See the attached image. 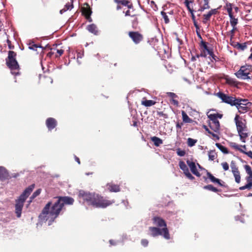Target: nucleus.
I'll return each instance as SVG.
<instances>
[{"mask_svg":"<svg viewBox=\"0 0 252 252\" xmlns=\"http://www.w3.org/2000/svg\"><path fill=\"white\" fill-rule=\"evenodd\" d=\"M8 171L3 166H0V181H3L10 178Z\"/></svg>","mask_w":252,"mask_h":252,"instance_id":"6ab92c4d","label":"nucleus"},{"mask_svg":"<svg viewBox=\"0 0 252 252\" xmlns=\"http://www.w3.org/2000/svg\"><path fill=\"white\" fill-rule=\"evenodd\" d=\"M212 16L210 11L206 14L203 15V23L206 24L207 21L210 20L211 17Z\"/></svg>","mask_w":252,"mask_h":252,"instance_id":"e433bc0d","label":"nucleus"},{"mask_svg":"<svg viewBox=\"0 0 252 252\" xmlns=\"http://www.w3.org/2000/svg\"><path fill=\"white\" fill-rule=\"evenodd\" d=\"M153 223L159 227L167 228L165 221L160 217H154L153 219Z\"/></svg>","mask_w":252,"mask_h":252,"instance_id":"2eb2a0df","label":"nucleus"},{"mask_svg":"<svg viewBox=\"0 0 252 252\" xmlns=\"http://www.w3.org/2000/svg\"><path fill=\"white\" fill-rule=\"evenodd\" d=\"M55 54V53H54V50H51V51L48 53L47 56L49 57H51Z\"/></svg>","mask_w":252,"mask_h":252,"instance_id":"0e129e2a","label":"nucleus"},{"mask_svg":"<svg viewBox=\"0 0 252 252\" xmlns=\"http://www.w3.org/2000/svg\"><path fill=\"white\" fill-rule=\"evenodd\" d=\"M229 145L230 147L240 151L241 152H244V151L239 148V146L235 142H229Z\"/></svg>","mask_w":252,"mask_h":252,"instance_id":"c9c22d12","label":"nucleus"},{"mask_svg":"<svg viewBox=\"0 0 252 252\" xmlns=\"http://www.w3.org/2000/svg\"><path fill=\"white\" fill-rule=\"evenodd\" d=\"M117 3V9L119 10L122 8L121 5L126 6L129 9L133 7L132 4L127 0H114Z\"/></svg>","mask_w":252,"mask_h":252,"instance_id":"dca6fc26","label":"nucleus"},{"mask_svg":"<svg viewBox=\"0 0 252 252\" xmlns=\"http://www.w3.org/2000/svg\"><path fill=\"white\" fill-rule=\"evenodd\" d=\"M207 175L208 178L212 182L214 183H217V182H219V179L214 177L210 172H207Z\"/></svg>","mask_w":252,"mask_h":252,"instance_id":"72a5a7b5","label":"nucleus"},{"mask_svg":"<svg viewBox=\"0 0 252 252\" xmlns=\"http://www.w3.org/2000/svg\"><path fill=\"white\" fill-rule=\"evenodd\" d=\"M201 45L203 48V50L207 49V48H208V46L207 45V43L202 40L201 42Z\"/></svg>","mask_w":252,"mask_h":252,"instance_id":"bf43d9fd","label":"nucleus"},{"mask_svg":"<svg viewBox=\"0 0 252 252\" xmlns=\"http://www.w3.org/2000/svg\"><path fill=\"white\" fill-rule=\"evenodd\" d=\"M247 48V43L244 42L243 43H240L238 44L236 49L239 51H244Z\"/></svg>","mask_w":252,"mask_h":252,"instance_id":"f704fd0d","label":"nucleus"},{"mask_svg":"<svg viewBox=\"0 0 252 252\" xmlns=\"http://www.w3.org/2000/svg\"><path fill=\"white\" fill-rule=\"evenodd\" d=\"M179 165L188 178L191 180L194 179V177L189 172L188 166L183 161H180L179 162Z\"/></svg>","mask_w":252,"mask_h":252,"instance_id":"ddd939ff","label":"nucleus"},{"mask_svg":"<svg viewBox=\"0 0 252 252\" xmlns=\"http://www.w3.org/2000/svg\"><path fill=\"white\" fill-rule=\"evenodd\" d=\"M238 44H239V42L233 41V40H232V39H230V44L231 46H232L234 48L236 49V47H237Z\"/></svg>","mask_w":252,"mask_h":252,"instance_id":"603ef678","label":"nucleus"},{"mask_svg":"<svg viewBox=\"0 0 252 252\" xmlns=\"http://www.w3.org/2000/svg\"><path fill=\"white\" fill-rule=\"evenodd\" d=\"M172 101L173 103L175 105H176V106H178V104H179V102H178V100H175V99H173L172 100Z\"/></svg>","mask_w":252,"mask_h":252,"instance_id":"338daca9","label":"nucleus"},{"mask_svg":"<svg viewBox=\"0 0 252 252\" xmlns=\"http://www.w3.org/2000/svg\"><path fill=\"white\" fill-rule=\"evenodd\" d=\"M209 119L208 125L210 128L215 132L219 133L220 129V124L218 119H221L223 115L219 113H210L208 114Z\"/></svg>","mask_w":252,"mask_h":252,"instance_id":"0eeeda50","label":"nucleus"},{"mask_svg":"<svg viewBox=\"0 0 252 252\" xmlns=\"http://www.w3.org/2000/svg\"><path fill=\"white\" fill-rule=\"evenodd\" d=\"M234 120L240 139L243 142H245V139L248 136V133L246 132L247 130L246 120L236 114Z\"/></svg>","mask_w":252,"mask_h":252,"instance_id":"39448f33","label":"nucleus"},{"mask_svg":"<svg viewBox=\"0 0 252 252\" xmlns=\"http://www.w3.org/2000/svg\"><path fill=\"white\" fill-rule=\"evenodd\" d=\"M156 103V102L152 100H143L141 101V104L146 106V107H150L155 105Z\"/></svg>","mask_w":252,"mask_h":252,"instance_id":"c85d7f7f","label":"nucleus"},{"mask_svg":"<svg viewBox=\"0 0 252 252\" xmlns=\"http://www.w3.org/2000/svg\"><path fill=\"white\" fill-rule=\"evenodd\" d=\"M244 167L247 173L249 175V176H252V170L250 166L249 165H245Z\"/></svg>","mask_w":252,"mask_h":252,"instance_id":"a19ab883","label":"nucleus"},{"mask_svg":"<svg viewBox=\"0 0 252 252\" xmlns=\"http://www.w3.org/2000/svg\"><path fill=\"white\" fill-rule=\"evenodd\" d=\"M87 30L91 32L94 33L95 35H97L98 33V31L97 30V28L94 24H91L87 27Z\"/></svg>","mask_w":252,"mask_h":252,"instance_id":"a878e982","label":"nucleus"},{"mask_svg":"<svg viewBox=\"0 0 252 252\" xmlns=\"http://www.w3.org/2000/svg\"><path fill=\"white\" fill-rule=\"evenodd\" d=\"M197 141V140L196 139H193L191 138H189L188 139L187 144H188V146L192 147L194 145H195V144H196Z\"/></svg>","mask_w":252,"mask_h":252,"instance_id":"58836bf2","label":"nucleus"},{"mask_svg":"<svg viewBox=\"0 0 252 252\" xmlns=\"http://www.w3.org/2000/svg\"><path fill=\"white\" fill-rule=\"evenodd\" d=\"M141 245L144 247H147L148 245L149 241L146 239H143L141 241Z\"/></svg>","mask_w":252,"mask_h":252,"instance_id":"3c124183","label":"nucleus"},{"mask_svg":"<svg viewBox=\"0 0 252 252\" xmlns=\"http://www.w3.org/2000/svg\"><path fill=\"white\" fill-rule=\"evenodd\" d=\"M6 42L7 43L8 48L10 50H13L14 49V46L12 44L11 41L9 39L6 40Z\"/></svg>","mask_w":252,"mask_h":252,"instance_id":"de8ad7c7","label":"nucleus"},{"mask_svg":"<svg viewBox=\"0 0 252 252\" xmlns=\"http://www.w3.org/2000/svg\"><path fill=\"white\" fill-rule=\"evenodd\" d=\"M230 167L231 168V171L238 169V168L235 162L233 160L231 161V162Z\"/></svg>","mask_w":252,"mask_h":252,"instance_id":"a18cd8bd","label":"nucleus"},{"mask_svg":"<svg viewBox=\"0 0 252 252\" xmlns=\"http://www.w3.org/2000/svg\"><path fill=\"white\" fill-rule=\"evenodd\" d=\"M221 164L224 170L227 171L229 169V165L226 162H222Z\"/></svg>","mask_w":252,"mask_h":252,"instance_id":"8fccbe9b","label":"nucleus"},{"mask_svg":"<svg viewBox=\"0 0 252 252\" xmlns=\"http://www.w3.org/2000/svg\"><path fill=\"white\" fill-rule=\"evenodd\" d=\"M78 196L86 201L88 205L95 208H105L115 203L114 200H108L98 194L90 193L84 190H80Z\"/></svg>","mask_w":252,"mask_h":252,"instance_id":"f03ea898","label":"nucleus"},{"mask_svg":"<svg viewBox=\"0 0 252 252\" xmlns=\"http://www.w3.org/2000/svg\"><path fill=\"white\" fill-rule=\"evenodd\" d=\"M40 192H41V189H37L35 191H34L33 193V194H32V195L31 196L30 198L31 199H32L35 198L36 196H37L38 195H39L40 194Z\"/></svg>","mask_w":252,"mask_h":252,"instance_id":"37998d69","label":"nucleus"},{"mask_svg":"<svg viewBox=\"0 0 252 252\" xmlns=\"http://www.w3.org/2000/svg\"><path fill=\"white\" fill-rule=\"evenodd\" d=\"M57 124V121L55 118L50 117L47 118L46 120V126L49 131H51L55 128Z\"/></svg>","mask_w":252,"mask_h":252,"instance_id":"4468645a","label":"nucleus"},{"mask_svg":"<svg viewBox=\"0 0 252 252\" xmlns=\"http://www.w3.org/2000/svg\"><path fill=\"white\" fill-rule=\"evenodd\" d=\"M217 183L220 187H225L226 186L224 185L225 183L224 182H222L221 183L220 179H219V182H217Z\"/></svg>","mask_w":252,"mask_h":252,"instance_id":"680f3d73","label":"nucleus"},{"mask_svg":"<svg viewBox=\"0 0 252 252\" xmlns=\"http://www.w3.org/2000/svg\"><path fill=\"white\" fill-rule=\"evenodd\" d=\"M225 9L226 10L229 17L230 18V22L238 21V19L236 17V15H234V12L232 11V4L230 3H227L224 6Z\"/></svg>","mask_w":252,"mask_h":252,"instance_id":"f8f14e48","label":"nucleus"},{"mask_svg":"<svg viewBox=\"0 0 252 252\" xmlns=\"http://www.w3.org/2000/svg\"><path fill=\"white\" fill-rule=\"evenodd\" d=\"M203 127L205 129V131L208 132V134L211 133V131L209 129L207 126L203 125Z\"/></svg>","mask_w":252,"mask_h":252,"instance_id":"e2e57ef3","label":"nucleus"},{"mask_svg":"<svg viewBox=\"0 0 252 252\" xmlns=\"http://www.w3.org/2000/svg\"><path fill=\"white\" fill-rule=\"evenodd\" d=\"M203 189H207V190L213 191L214 192H220L221 191V190L217 188L214 187L212 185H208L205 186L203 187Z\"/></svg>","mask_w":252,"mask_h":252,"instance_id":"7c9ffc66","label":"nucleus"},{"mask_svg":"<svg viewBox=\"0 0 252 252\" xmlns=\"http://www.w3.org/2000/svg\"><path fill=\"white\" fill-rule=\"evenodd\" d=\"M35 185L32 184L26 188L23 192L20 195L19 198L16 200L15 204V213L18 218L21 216L22 211L23 208L24 204L30 195L32 191L34 188Z\"/></svg>","mask_w":252,"mask_h":252,"instance_id":"7ed1b4c3","label":"nucleus"},{"mask_svg":"<svg viewBox=\"0 0 252 252\" xmlns=\"http://www.w3.org/2000/svg\"><path fill=\"white\" fill-rule=\"evenodd\" d=\"M70 2L67 3L64 7L60 10V13L63 14L68 10H71L73 7V0H70Z\"/></svg>","mask_w":252,"mask_h":252,"instance_id":"393cba45","label":"nucleus"},{"mask_svg":"<svg viewBox=\"0 0 252 252\" xmlns=\"http://www.w3.org/2000/svg\"><path fill=\"white\" fill-rule=\"evenodd\" d=\"M218 9H219V8H216V9H212L211 10H210V12H211V13L212 15L217 14V13H219Z\"/></svg>","mask_w":252,"mask_h":252,"instance_id":"13d9d810","label":"nucleus"},{"mask_svg":"<svg viewBox=\"0 0 252 252\" xmlns=\"http://www.w3.org/2000/svg\"><path fill=\"white\" fill-rule=\"evenodd\" d=\"M230 23L232 27V29L227 32V35L230 36V39H232L234 36L235 32L238 30L236 26L238 23V21L231 22Z\"/></svg>","mask_w":252,"mask_h":252,"instance_id":"aec40b11","label":"nucleus"},{"mask_svg":"<svg viewBox=\"0 0 252 252\" xmlns=\"http://www.w3.org/2000/svg\"><path fill=\"white\" fill-rule=\"evenodd\" d=\"M226 84L232 86L236 87L238 85L239 83L236 80V79L226 76L224 78Z\"/></svg>","mask_w":252,"mask_h":252,"instance_id":"b1692460","label":"nucleus"},{"mask_svg":"<svg viewBox=\"0 0 252 252\" xmlns=\"http://www.w3.org/2000/svg\"><path fill=\"white\" fill-rule=\"evenodd\" d=\"M167 95L169 97H171L172 99H174V98L177 97V95L175 93L172 92L167 93Z\"/></svg>","mask_w":252,"mask_h":252,"instance_id":"864d4df0","label":"nucleus"},{"mask_svg":"<svg viewBox=\"0 0 252 252\" xmlns=\"http://www.w3.org/2000/svg\"><path fill=\"white\" fill-rule=\"evenodd\" d=\"M149 235L155 237L159 235H163V237L167 239H170V235L167 228H160L157 227L151 226L149 227Z\"/></svg>","mask_w":252,"mask_h":252,"instance_id":"1a4fd4ad","label":"nucleus"},{"mask_svg":"<svg viewBox=\"0 0 252 252\" xmlns=\"http://www.w3.org/2000/svg\"><path fill=\"white\" fill-rule=\"evenodd\" d=\"M161 15L162 16L164 20V22L166 24H167L169 22V20L168 18V16L167 15H166V13L164 12V11H161Z\"/></svg>","mask_w":252,"mask_h":252,"instance_id":"c03bdc74","label":"nucleus"},{"mask_svg":"<svg viewBox=\"0 0 252 252\" xmlns=\"http://www.w3.org/2000/svg\"><path fill=\"white\" fill-rule=\"evenodd\" d=\"M177 155L180 157H183L186 154V152L184 150H181L179 149L177 151Z\"/></svg>","mask_w":252,"mask_h":252,"instance_id":"09e8293b","label":"nucleus"},{"mask_svg":"<svg viewBox=\"0 0 252 252\" xmlns=\"http://www.w3.org/2000/svg\"><path fill=\"white\" fill-rule=\"evenodd\" d=\"M216 147L219 149L223 153L227 154L229 153V152L227 149L224 146L221 145L220 143H216Z\"/></svg>","mask_w":252,"mask_h":252,"instance_id":"473e14b6","label":"nucleus"},{"mask_svg":"<svg viewBox=\"0 0 252 252\" xmlns=\"http://www.w3.org/2000/svg\"><path fill=\"white\" fill-rule=\"evenodd\" d=\"M213 59H214V60H216V56L214 55L213 52L212 51V52L210 53V54L209 55Z\"/></svg>","mask_w":252,"mask_h":252,"instance_id":"774afa93","label":"nucleus"},{"mask_svg":"<svg viewBox=\"0 0 252 252\" xmlns=\"http://www.w3.org/2000/svg\"><path fill=\"white\" fill-rule=\"evenodd\" d=\"M239 99H241L240 102L238 103L239 105L235 106L238 111L240 113H245L248 112L250 109V106H251L252 103L249 102L247 99H243L242 98L239 97Z\"/></svg>","mask_w":252,"mask_h":252,"instance_id":"9d476101","label":"nucleus"},{"mask_svg":"<svg viewBox=\"0 0 252 252\" xmlns=\"http://www.w3.org/2000/svg\"><path fill=\"white\" fill-rule=\"evenodd\" d=\"M209 3V0H201L199 1L200 8L198 9V11L202 12L205 9H209L210 6Z\"/></svg>","mask_w":252,"mask_h":252,"instance_id":"412c9836","label":"nucleus"},{"mask_svg":"<svg viewBox=\"0 0 252 252\" xmlns=\"http://www.w3.org/2000/svg\"><path fill=\"white\" fill-rule=\"evenodd\" d=\"M246 179L247 182V184L242 187L239 188L240 190H244L246 189H250L252 188V176H249L246 177Z\"/></svg>","mask_w":252,"mask_h":252,"instance_id":"4be33fe9","label":"nucleus"},{"mask_svg":"<svg viewBox=\"0 0 252 252\" xmlns=\"http://www.w3.org/2000/svg\"><path fill=\"white\" fill-rule=\"evenodd\" d=\"M158 115L159 117H162L164 118H167L168 115L166 114H164L163 112H157Z\"/></svg>","mask_w":252,"mask_h":252,"instance_id":"6e6d98bb","label":"nucleus"},{"mask_svg":"<svg viewBox=\"0 0 252 252\" xmlns=\"http://www.w3.org/2000/svg\"><path fill=\"white\" fill-rule=\"evenodd\" d=\"M183 123H184L183 122L182 123H179V122L176 123V127L177 130L178 129L181 130L182 129V127L183 125Z\"/></svg>","mask_w":252,"mask_h":252,"instance_id":"5fc2aeb1","label":"nucleus"},{"mask_svg":"<svg viewBox=\"0 0 252 252\" xmlns=\"http://www.w3.org/2000/svg\"><path fill=\"white\" fill-rule=\"evenodd\" d=\"M82 14L85 16L86 18L89 19L92 13L90 5L87 3H85L82 7Z\"/></svg>","mask_w":252,"mask_h":252,"instance_id":"f3484780","label":"nucleus"},{"mask_svg":"<svg viewBox=\"0 0 252 252\" xmlns=\"http://www.w3.org/2000/svg\"><path fill=\"white\" fill-rule=\"evenodd\" d=\"M191 13V19H192V20L193 21H195L196 20H195V15H194L193 14V11H191V12H190Z\"/></svg>","mask_w":252,"mask_h":252,"instance_id":"69168bd1","label":"nucleus"},{"mask_svg":"<svg viewBox=\"0 0 252 252\" xmlns=\"http://www.w3.org/2000/svg\"><path fill=\"white\" fill-rule=\"evenodd\" d=\"M183 122L185 123H191L193 120L190 119L184 111H182Z\"/></svg>","mask_w":252,"mask_h":252,"instance_id":"cd10ccee","label":"nucleus"},{"mask_svg":"<svg viewBox=\"0 0 252 252\" xmlns=\"http://www.w3.org/2000/svg\"><path fill=\"white\" fill-rule=\"evenodd\" d=\"M29 48L31 50L36 51L37 48H42V46L38 45L36 44H34L33 41H30L29 43Z\"/></svg>","mask_w":252,"mask_h":252,"instance_id":"2f4dec72","label":"nucleus"},{"mask_svg":"<svg viewBox=\"0 0 252 252\" xmlns=\"http://www.w3.org/2000/svg\"><path fill=\"white\" fill-rule=\"evenodd\" d=\"M232 172L235 178V182L238 184L240 183L241 181V176L239 170L237 169L234 171H232Z\"/></svg>","mask_w":252,"mask_h":252,"instance_id":"c756f323","label":"nucleus"},{"mask_svg":"<svg viewBox=\"0 0 252 252\" xmlns=\"http://www.w3.org/2000/svg\"><path fill=\"white\" fill-rule=\"evenodd\" d=\"M56 58H58V57H60L61 56H62L63 52H64V50L63 49H57L56 48Z\"/></svg>","mask_w":252,"mask_h":252,"instance_id":"79ce46f5","label":"nucleus"},{"mask_svg":"<svg viewBox=\"0 0 252 252\" xmlns=\"http://www.w3.org/2000/svg\"><path fill=\"white\" fill-rule=\"evenodd\" d=\"M151 140L154 142L155 146L156 147H158L160 145L163 143L162 140L157 136L152 137L151 138Z\"/></svg>","mask_w":252,"mask_h":252,"instance_id":"bb28decb","label":"nucleus"},{"mask_svg":"<svg viewBox=\"0 0 252 252\" xmlns=\"http://www.w3.org/2000/svg\"><path fill=\"white\" fill-rule=\"evenodd\" d=\"M252 70L251 65L246 64L245 65L242 66L239 70L235 73V75L238 78L240 79H251L252 76H250V75L251 74Z\"/></svg>","mask_w":252,"mask_h":252,"instance_id":"6e6552de","label":"nucleus"},{"mask_svg":"<svg viewBox=\"0 0 252 252\" xmlns=\"http://www.w3.org/2000/svg\"><path fill=\"white\" fill-rule=\"evenodd\" d=\"M128 35L135 44H139L144 39L143 35L138 32H129Z\"/></svg>","mask_w":252,"mask_h":252,"instance_id":"9b49d317","label":"nucleus"},{"mask_svg":"<svg viewBox=\"0 0 252 252\" xmlns=\"http://www.w3.org/2000/svg\"><path fill=\"white\" fill-rule=\"evenodd\" d=\"M17 54L13 51H9L8 56L5 59L6 64L10 69L11 73L15 75H20V66L16 60Z\"/></svg>","mask_w":252,"mask_h":252,"instance_id":"20e7f679","label":"nucleus"},{"mask_svg":"<svg viewBox=\"0 0 252 252\" xmlns=\"http://www.w3.org/2000/svg\"><path fill=\"white\" fill-rule=\"evenodd\" d=\"M207 54L205 50H202L200 55H197V57H206Z\"/></svg>","mask_w":252,"mask_h":252,"instance_id":"4d7b16f0","label":"nucleus"},{"mask_svg":"<svg viewBox=\"0 0 252 252\" xmlns=\"http://www.w3.org/2000/svg\"><path fill=\"white\" fill-rule=\"evenodd\" d=\"M215 95L219 97L222 102L229 105L231 106L239 105V103H238L241 101L239 97H237L234 94H229L228 92L225 93L222 92H219L215 94Z\"/></svg>","mask_w":252,"mask_h":252,"instance_id":"423d86ee","label":"nucleus"},{"mask_svg":"<svg viewBox=\"0 0 252 252\" xmlns=\"http://www.w3.org/2000/svg\"><path fill=\"white\" fill-rule=\"evenodd\" d=\"M189 3H190V1L189 0H186L185 1V4L186 6H187L188 10L189 12L193 11V9L190 8V7L189 6Z\"/></svg>","mask_w":252,"mask_h":252,"instance_id":"49530a36","label":"nucleus"},{"mask_svg":"<svg viewBox=\"0 0 252 252\" xmlns=\"http://www.w3.org/2000/svg\"><path fill=\"white\" fill-rule=\"evenodd\" d=\"M208 156L209 159L211 160H214L217 157V154L215 153V150H211L209 152Z\"/></svg>","mask_w":252,"mask_h":252,"instance_id":"4c0bfd02","label":"nucleus"},{"mask_svg":"<svg viewBox=\"0 0 252 252\" xmlns=\"http://www.w3.org/2000/svg\"><path fill=\"white\" fill-rule=\"evenodd\" d=\"M187 163L189 167L191 172L193 174L196 175L197 177H200L201 174L197 171V169L196 168V165H195V163L194 162L188 160L187 161Z\"/></svg>","mask_w":252,"mask_h":252,"instance_id":"a211bd4d","label":"nucleus"},{"mask_svg":"<svg viewBox=\"0 0 252 252\" xmlns=\"http://www.w3.org/2000/svg\"><path fill=\"white\" fill-rule=\"evenodd\" d=\"M107 188L110 192H117L120 191V186L118 185L113 184L112 183L107 184Z\"/></svg>","mask_w":252,"mask_h":252,"instance_id":"5701e85b","label":"nucleus"},{"mask_svg":"<svg viewBox=\"0 0 252 252\" xmlns=\"http://www.w3.org/2000/svg\"><path fill=\"white\" fill-rule=\"evenodd\" d=\"M57 200L52 205L51 202H49L44 207L41 213L39 216V219L42 221L49 220V225L54 221L59 215L64 205H72L74 200V199L69 196H57L55 197Z\"/></svg>","mask_w":252,"mask_h":252,"instance_id":"f257e3e1","label":"nucleus"},{"mask_svg":"<svg viewBox=\"0 0 252 252\" xmlns=\"http://www.w3.org/2000/svg\"><path fill=\"white\" fill-rule=\"evenodd\" d=\"M218 133H216L215 132L211 131V133H209L210 135H211V136L210 135V136L214 140H219L220 139V137L219 135L218 134Z\"/></svg>","mask_w":252,"mask_h":252,"instance_id":"ea45409f","label":"nucleus"},{"mask_svg":"<svg viewBox=\"0 0 252 252\" xmlns=\"http://www.w3.org/2000/svg\"><path fill=\"white\" fill-rule=\"evenodd\" d=\"M243 153H244L246 155H247L248 157H249L250 158H252V151H249V152H242Z\"/></svg>","mask_w":252,"mask_h":252,"instance_id":"052dcab7","label":"nucleus"}]
</instances>
